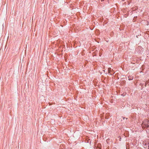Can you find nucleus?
<instances>
[{
    "mask_svg": "<svg viewBox=\"0 0 149 149\" xmlns=\"http://www.w3.org/2000/svg\"><path fill=\"white\" fill-rule=\"evenodd\" d=\"M110 70H111V68H109L108 69V72L109 73H110Z\"/></svg>",
    "mask_w": 149,
    "mask_h": 149,
    "instance_id": "1",
    "label": "nucleus"
},
{
    "mask_svg": "<svg viewBox=\"0 0 149 149\" xmlns=\"http://www.w3.org/2000/svg\"><path fill=\"white\" fill-rule=\"evenodd\" d=\"M144 125L145 126V127H148V125L145 124Z\"/></svg>",
    "mask_w": 149,
    "mask_h": 149,
    "instance_id": "2",
    "label": "nucleus"
},
{
    "mask_svg": "<svg viewBox=\"0 0 149 149\" xmlns=\"http://www.w3.org/2000/svg\"><path fill=\"white\" fill-rule=\"evenodd\" d=\"M143 123L142 124V127L143 128L144 127V126H143Z\"/></svg>",
    "mask_w": 149,
    "mask_h": 149,
    "instance_id": "3",
    "label": "nucleus"
}]
</instances>
